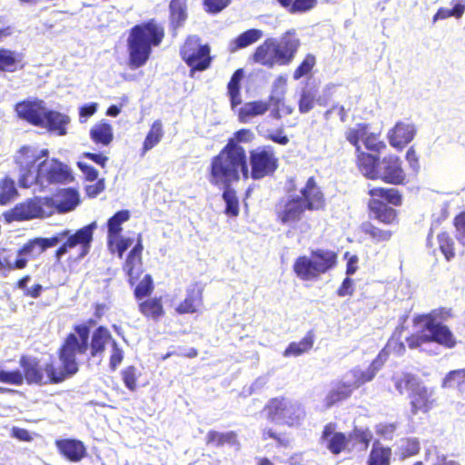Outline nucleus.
I'll return each instance as SVG.
<instances>
[{"mask_svg": "<svg viewBox=\"0 0 465 465\" xmlns=\"http://www.w3.org/2000/svg\"><path fill=\"white\" fill-rule=\"evenodd\" d=\"M77 335L71 333L60 350V361L64 369H56L53 363L40 364L35 359L23 356L20 364L28 383H58L78 371L77 354H84L88 349L89 328L75 327Z\"/></svg>", "mask_w": 465, "mask_h": 465, "instance_id": "obj_1", "label": "nucleus"}, {"mask_svg": "<svg viewBox=\"0 0 465 465\" xmlns=\"http://www.w3.org/2000/svg\"><path fill=\"white\" fill-rule=\"evenodd\" d=\"M97 228L96 222L79 229L74 233L70 230H64L51 238H35L28 241L22 248L16 252V257L14 262L5 259L9 270H21L26 267L29 260L36 259L47 248L56 246L59 242L65 239V242L60 246L55 256L59 261L69 249H73L77 245L81 248V257L85 256L91 247L93 241L94 232Z\"/></svg>", "mask_w": 465, "mask_h": 465, "instance_id": "obj_2", "label": "nucleus"}, {"mask_svg": "<svg viewBox=\"0 0 465 465\" xmlns=\"http://www.w3.org/2000/svg\"><path fill=\"white\" fill-rule=\"evenodd\" d=\"M241 175L244 179L249 177L245 150L234 140H229L219 154L212 160L210 182L228 187L232 182L238 181Z\"/></svg>", "mask_w": 465, "mask_h": 465, "instance_id": "obj_3", "label": "nucleus"}, {"mask_svg": "<svg viewBox=\"0 0 465 465\" xmlns=\"http://www.w3.org/2000/svg\"><path fill=\"white\" fill-rule=\"evenodd\" d=\"M416 332L406 339L410 349L429 351L434 342L452 348L456 340L450 329L438 322L432 314H422L413 319Z\"/></svg>", "mask_w": 465, "mask_h": 465, "instance_id": "obj_4", "label": "nucleus"}, {"mask_svg": "<svg viewBox=\"0 0 465 465\" xmlns=\"http://www.w3.org/2000/svg\"><path fill=\"white\" fill-rule=\"evenodd\" d=\"M163 35V28L153 21L135 25L131 30L128 47L133 68H139L147 62L152 46L159 45Z\"/></svg>", "mask_w": 465, "mask_h": 465, "instance_id": "obj_5", "label": "nucleus"}, {"mask_svg": "<svg viewBox=\"0 0 465 465\" xmlns=\"http://www.w3.org/2000/svg\"><path fill=\"white\" fill-rule=\"evenodd\" d=\"M300 45L299 39L292 31L286 32L281 41L268 38L256 48L253 54L255 63L272 68L275 64H289Z\"/></svg>", "mask_w": 465, "mask_h": 465, "instance_id": "obj_6", "label": "nucleus"}, {"mask_svg": "<svg viewBox=\"0 0 465 465\" xmlns=\"http://www.w3.org/2000/svg\"><path fill=\"white\" fill-rule=\"evenodd\" d=\"M401 159L393 154L382 159L371 153L359 154V170L363 176L371 180H381L386 183L401 184L405 180V173Z\"/></svg>", "mask_w": 465, "mask_h": 465, "instance_id": "obj_7", "label": "nucleus"}, {"mask_svg": "<svg viewBox=\"0 0 465 465\" xmlns=\"http://www.w3.org/2000/svg\"><path fill=\"white\" fill-rule=\"evenodd\" d=\"M42 160L36 168L34 179L23 178L21 187L29 188L37 184L45 188L50 184L68 183L74 180L71 168L54 158Z\"/></svg>", "mask_w": 465, "mask_h": 465, "instance_id": "obj_8", "label": "nucleus"}, {"mask_svg": "<svg viewBox=\"0 0 465 465\" xmlns=\"http://www.w3.org/2000/svg\"><path fill=\"white\" fill-rule=\"evenodd\" d=\"M337 255L334 252L318 249L310 255H302L296 259L293 271L297 277L303 281L316 280L321 274L334 267Z\"/></svg>", "mask_w": 465, "mask_h": 465, "instance_id": "obj_9", "label": "nucleus"}, {"mask_svg": "<svg viewBox=\"0 0 465 465\" xmlns=\"http://www.w3.org/2000/svg\"><path fill=\"white\" fill-rule=\"evenodd\" d=\"M268 419L279 425L299 426L305 418L302 405L288 398H273L266 405Z\"/></svg>", "mask_w": 465, "mask_h": 465, "instance_id": "obj_10", "label": "nucleus"}, {"mask_svg": "<svg viewBox=\"0 0 465 465\" xmlns=\"http://www.w3.org/2000/svg\"><path fill=\"white\" fill-rule=\"evenodd\" d=\"M372 435L369 430H355L347 437L342 432L334 430L332 424L324 427L322 439L325 442L326 448L334 455L340 454L345 450L353 440L362 444V450H366Z\"/></svg>", "mask_w": 465, "mask_h": 465, "instance_id": "obj_11", "label": "nucleus"}, {"mask_svg": "<svg viewBox=\"0 0 465 465\" xmlns=\"http://www.w3.org/2000/svg\"><path fill=\"white\" fill-rule=\"evenodd\" d=\"M183 61L191 67V75L194 71H203L210 66L211 56L208 45H202L200 38L189 36L181 49Z\"/></svg>", "mask_w": 465, "mask_h": 465, "instance_id": "obj_12", "label": "nucleus"}, {"mask_svg": "<svg viewBox=\"0 0 465 465\" xmlns=\"http://www.w3.org/2000/svg\"><path fill=\"white\" fill-rule=\"evenodd\" d=\"M391 343L382 350L379 355L372 361L371 365L366 369L362 370L359 366L352 368L347 371L341 378L344 381L345 387L349 388L351 391L361 387L362 384L372 381L377 372L384 364L387 359L388 352L387 349L391 347Z\"/></svg>", "mask_w": 465, "mask_h": 465, "instance_id": "obj_13", "label": "nucleus"}, {"mask_svg": "<svg viewBox=\"0 0 465 465\" xmlns=\"http://www.w3.org/2000/svg\"><path fill=\"white\" fill-rule=\"evenodd\" d=\"M49 151L47 149L38 150L32 146H23L15 155V162L18 166L19 179L18 183L21 186L23 178L34 179L35 172L33 171L35 163L44 157H47Z\"/></svg>", "mask_w": 465, "mask_h": 465, "instance_id": "obj_14", "label": "nucleus"}, {"mask_svg": "<svg viewBox=\"0 0 465 465\" xmlns=\"http://www.w3.org/2000/svg\"><path fill=\"white\" fill-rule=\"evenodd\" d=\"M44 203L48 216L55 212L65 213L74 210L80 203L79 193L73 188L62 189L53 197H45Z\"/></svg>", "mask_w": 465, "mask_h": 465, "instance_id": "obj_15", "label": "nucleus"}, {"mask_svg": "<svg viewBox=\"0 0 465 465\" xmlns=\"http://www.w3.org/2000/svg\"><path fill=\"white\" fill-rule=\"evenodd\" d=\"M45 197H35L19 203L6 214L8 221H25L49 217L45 206Z\"/></svg>", "mask_w": 465, "mask_h": 465, "instance_id": "obj_16", "label": "nucleus"}, {"mask_svg": "<svg viewBox=\"0 0 465 465\" xmlns=\"http://www.w3.org/2000/svg\"><path fill=\"white\" fill-rule=\"evenodd\" d=\"M251 175L253 179H261L271 174L276 169V162L273 153L265 148H258L251 152Z\"/></svg>", "mask_w": 465, "mask_h": 465, "instance_id": "obj_17", "label": "nucleus"}, {"mask_svg": "<svg viewBox=\"0 0 465 465\" xmlns=\"http://www.w3.org/2000/svg\"><path fill=\"white\" fill-rule=\"evenodd\" d=\"M45 110L44 101L38 99L25 100L17 103L15 106V111L19 118L36 126L43 124Z\"/></svg>", "mask_w": 465, "mask_h": 465, "instance_id": "obj_18", "label": "nucleus"}, {"mask_svg": "<svg viewBox=\"0 0 465 465\" xmlns=\"http://www.w3.org/2000/svg\"><path fill=\"white\" fill-rule=\"evenodd\" d=\"M305 210V203L301 196H290L285 203L278 206V219L283 224H292L302 218Z\"/></svg>", "mask_w": 465, "mask_h": 465, "instance_id": "obj_19", "label": "nucleus"}, {"mask_svg": "<svg viewBox=\"0 0 465 465\" xmlns=\"http://www.w3.org/2000/svg\"><path fill=\"white\" fill-rule=\"evenodd\" d=\"M416 133L417 129L414 124L398 122L388 133L389 143L397 150H402L414 139Z\"/></svg>", "mask_w": 465, "mask_h": 465, "instance_id": "obj_20", "label": "nucleus"}, {"mask_svg": "<svg viewBox=\"0 0 465 465\" xmlns=\"http://www.w3.org/2000/svg\"><path fill=\"white\" fill-rule=\"evenodd\" d=\"M300 196L302 198L307 210L316 211L322 209L325 205L323 193L312 177L308 179L305 186L301 190Z\"/></svg>", "mask_w": 465, "mask_h": 465, "instance_id": "obj_21", "label": "nucleus"}, {"mask_svg": "<svg viewBox=\"0 0 465 465\" xmlns=\"http://www.w3.org/2000/svg\"><path fill=\"white\" fill-rule=\"evenodd\" d=\"M433 396L432 390L424 386H417L411 394L412 413L416 414L418 411L427 412L433 405Z\"/></svg>", "mask_w": 465, "mask_h": 465, "instance_id": "obj_22", "label": "nucleus"}, {"mask_svg": "<svg viewBox=\"0 0 465 465\" xmlns=\"http://www.w3.org/2000/svg\"><path fill=\"white\" fill-rule=\"evenodd\" d=\"M114 341L110 331L105 327L100 326L94 331L91 336L90 355L93 358H102L105 346Z\"/></svg>", "mask_w": 465, "mask_h": 465, "instance_id": "obj_23", "label": "nucleus"}, {"mask_svg": "<svg viewBox=\"0 0 465 465\" xmlns=\"http://www.w3.org/2000/svg\"><path fill=\"white\" fill-rule=\"evenodd\" d=\"M56 446L60 452L71 461H80L86 454L85 447L77 440H59Z\"/></svg>", "mask_w": 465, "mask_h": 465, "instance_id": "obj_24", "label": "nucleus"}, {"mask_svg": "<svg viewBox=\"0 0 465 465\" xmlns=\"http://www.w3.org/2000/svg\"><path fill=\"white\" fill-rule=\"evenodd\" d=\"M70 118L56 111H51L46 108L41 127H46L50 131L56 132L58 135L66 134V124Z\"/></svg>", "mask_w": 465, "mask_h": 465, "instance_id": "obj_25", "label": "nucleus"}, {"mask_svg": "<svg viewBox=\"0 0 465 465\" xmlns=\"http://www.w3.org/2000/svg\"><path fill=\"white\" fill-rule=\"evenodd\" d=\"M286 84L287 78L284 75H279L272 83L269 103L273 106L274 117H280V106L284 99Z\"/></svg>", "mask_w": 465, "mask_h": 465, "instance_id": "obj_26", "label": "nucleus"}, {"mask_svg": "<svg viewBox=\"0 0 465 465\" xmlns=\"http://www.w3.org/2000/svg\"><path fill=\"white\" fill-rule=\"evenodd\" d=\"M130 218V213L126 210L117 212L114 216H112L107 222L108 227V235H107V243L110 251H114V239L119 236L122 232V224L128 221Z\"/></svg>", "mask_w": 465, "mask_h": 465, "instance_id": "obj_27", "label": "nucleus"}, {"mask_svg": "<svg viewBox=\"0 0 465 465\" xmlns=\"http://www.w3.org/2000/svg\"><path fill=\"white\" fill-rule=\"evenodd\" d=\"M270 105H272L270 103L264 101L245 103L238 113L240 122L248 123L253 117L264 114L269 110Z\"/></svg>", "mask_w": 465, "mask_h": 465, "instance_id": "obj_28", "label": "nucleus"}, {"mask_svg": "<svg viewBox=\"0 0 465 465\" xmlns=\"http://www.w3.org/2000/svg\"><path fill=\"white\" fill-rule=\"evenodd\" d=\"M318 90L316 86L307 84L301 93V97L299 100V111L302 114L309 113L314 105V102L317 101V103L320 105H325L326 100L323 99L322 96H320L318 99H316Z\"/></svg>", "mask_w": 465, "mask_h": 465, "instance_id": "obj_29", "label": "nucleus"}, {"mask_svg": "<svg viewBox=\"0 0 465 465\" xmlns=\"http://www.w3.org/2000/svg\"><path fill=\"white\" fill-rule=\"evenodd\" d=\"M203 304L202 292L199 289H191L187 291L186 298L176 307V312L180 314L193 313Z\"/></svg>", "mask_w": 465, "mask_h": 465, "instance_id": "obj_30", "label": "nucleus"}, {"mask_svg": "<svg viewBox=\"0 0 465 465\" xmlns=\"http://www.w3.org/2000/svg\"><path fill=\"white\" fill-rule=\"evenodd\" d=\"M369 207L375 213L376 218L381 223L390 224L396 219V211L389 207L385 203L380 199H371Z\"/></svg>", "mask_w": 465, "mask_h": 465, "instance_id": "obj_31", "label": "nucleus"}, {"mask_svg": "<svg viewBox=\"0 0 465 465\" xmlns=\"http://www.w3.org/2000/svg\"><path fill=\"white\" fill-rule=\"evenodd\" d=\"M207 441L210 444H213L217 447L229 445L231 447H234L236 450L240 449V443L237 440V435L233 431L228 432H218V431H209L207 434Z\"/></svg>", "mask_w": 465, "mask_h": 465, "instance_id": "obj_32", "label": "nucleus"}, {"mask_svg": "<svg viewBox=\"0 0 465 465\" xmlns=\"http://www.w3.org/2000/svg\"><path fill=\"white\" fill-rule=\"evenodd\" d=\"M452 8L440 7L433 15L432 21L444 20L450 17L460 19L465 12V0H451Z\"/></svg>", "mask_w": 465, "mask_h": 465, "instance_id": "obj_33", "label": "nucleus"}, {"mask_svg": "<svg viewBox=\"0 0 465 465\" xmlns=\"http://www.w3.org/2000/svg\"><path fill=\"white\" fill-rule=\"evenodd\" d=\"M20 62L21 56L18 53L9 49L0 48V73L15 72L18 69Z\"/></svg>", "mask_w": 465, "mask_h": 465, "instance_id": "obj_34", "label": "nucleus"}, {"mask_svg": "<svg viewBox=\"0 0 465 465\" xmlns=\"http://www.w3.org/2000/svg\"><path fill=\"white\" fill-rule=\"evenodd\" d=\"M371 199H380L383 203H391L395 206L401 204V195L394 188H372L369 191Z\"/></svg>", "mask_w": 465, "mask_h": 465, "instance_id": "obj_35", "label": "nucleus"}, {"mask_svg": "<svg viewBox=\"0 0 465 465\" xmlns=\"http://www.w3.org/2000/svg\"><path fill=\"white\" fill-rule=\"evenodd\" d=\"M90 136L94 142L107 145L113 140V128L108 123H99L92 127Z\"/></svg>", "mask_w": 465, "mask_h": 465, "instance_id": "obj_36", "label": "nucleus"}, {"mask_svg": "<svg viewBox=\"0 0 465 465\" xmlns=\"http://www.w3.org/2000/svg\"><path fill=\"white\" fill-rule=\"evenodd\" d=\"M391 450L383 447L380 442L373 443L370 453L368 465H390Z\"/></svg>", "mask_w": 465, "mask_h": 465, "instance_id": "obj_37", "label": "nucleus"}, {"mask_svg": "<svg viewBox=\"0 0 465 465\" xmlns=\"http://www.w3.org/2000/svg\"><path fill=\"white\" fill-rule=\"evenodd\" d=\"M313 336L311 332L307 333L299 342H291L283 352L284 357L300 356L312 349L313 345Z\"/></svg>", "mask_w": 465, "mask_h": 465, "instance_id": "obj_38", "label": "nucleus"}, {"mask_svg": "<svg viewBox=\"0 0 465 465\" xmlns=\"http://www.w3.org/2000/svg\"><path fill=\"white\" fill-rule=\"evenodd\" d=\"M351 393L352 391L349 388L345 387L344 381L341 380V381L335 384L326 395L324 400L325 406L330 408L336 402L347 399Z\"/></svg>", "mask_w": 465, "mask_h": 465, "instance_id": "obj_39", "label": "nucleus"}, {"mask_svg": "<svg viewBox=\"0 0 465 465\" xmlns=\"http://www.w3.org/2000/svg\"><path fill=\"white\" fill-rule=\"evenodd\" d=\"M243 77V71L238 69L232 74L228 84V94L230 96L231 104L232 108H235L242 103L241 93H240V83Z\"/></svg>", "mask_w": 465, "mask_h": 465, "instance_id": "obj_40", "label": "nucleus"}, {"mask_svg": "<svg viewBox=\"0 0 465 465\" xmlns=\"http://www.w3.org/2000/svg\"><path fill=\"white\" fill-rule=\"evenodd\" d=\"M139 310L146 317L157 321L163 315V308L160 299H148L139 304Z\"/></svg>", "mask_w": 465, "mask_h": 465, "instance_id": "obj_41", "label": "nucleus"}, {"mask_svg": "<svg viewBox=\"0 0 465 465\" xmlns=\"http://www.w3.org/2000/svg\"><path fill=\"white\" fill-rule=\"evenodd\" d=\"M360 232L368 235L374 242H387L392 235L391 231L381 230L369 222L361 223Z\"/></svg>", "mask_w": 465, "mask_h": 465, "instance_id": "obj_42", "label": "nucleus"}, {"mask_svg": "<svg viewBox=\"0 0 465 465\" xmlns=\"http://www.w3.org/2000/svg\"><path fill=\"white\" fill-rule=\"evenodd\" d=\"M367 125L365 124H357L353 127H350L345 132L346 140L356 148L358 155L364 153L361 151L359 142L363 141V137L366 135Z\"/></svg>", "mask_w": 465, "mask_h": 465, "instance_id": "obj_43", "label": "nucleus"}, {"mask_svg": "<svg viewBox=\"0 0 465 465\" xmlns=\"http://www.w3.org/2000/svg\"><path fill=\"white\" fill-rule=\"evenodd\" d=\"M291 14L305 13L312 9L317 0H277Z\"/></svg>", "mask_w": 465, "mask_h": 465, "instance_id": "obj_44", "label": "nucleus"}, {"mask_svg": "<svg viewBox=\"0 0 465 465\" xmlns=\"http://www.w3.org/2000/svg\"><path fill=\"white\" fill-rule=\"evenodd\" d=\"M163 134L162 123L159 120L153 122L143 142V154L153 148L161 141Z\"/></svg>", "mask_w": 465, "mask_h": 465, "instance_id": "obj_45", "label": "nucleus"}, {"mask_svg": "<svg viewBox=\"0 0 465 465\" xmlns=\"http://www.w3.org/2000/svg\"><path fill=\"white\" fill-rule=\"evenodd\" d=\"M186 1L172 0L170 3L171 21L175 27H179L186 19Z\"/></svg>", "mask_w": 465, "mask_h": 465, "instance_id": "obj_46", "label": "nucleus"}, {"mask_svg": "<svg viewBox=\"0 0 465 465\" xmlns=\"http://www.w3.org/2000/svg\"><path fill=\"white\" fill-rule=\"evenodd\" d=\"M17 196L15 182L5 177L0 182V204L5 205Z\"/></svg>", "mask_w": 465, "mask_h": 465, "instance_id": "obj_47", "label": "nucleus"}, {"mask_svg": "<svg viewBox=\"0 0 465 465\" xmlns=\"http://www.w3.org/2000/svg\"><path fill=\"white\" fill-rule=\"evenodd\" d=\"M262 31L259 29H250L241 34L235 40V49L244 48L262 37Z\"/></svg>", "mask_w": 465, "mask_h": 465, "instance_id": "obj_48", "label": "nucleus"}, {"mask_svg": "<svg viewBox=\"0 0 465 465\" xmlns=\"http://www.w3.org/2000/svg\"><path fill=\"white\" fill-rule=\"evenodd\" d=\"M465 383V369L450 371L442 381L443 388H460Z\"/></svg>", "mask_w": 465, "mask_h": 465, "instance_id": "obj_49", "label": "nucleus"}, {"mask_svg": "<svg viewBox=\"0 0 465 465\" xmlns=\"http://www.w3.org/2000/svg\"><path fill=\"white\" fill-rule=\"evenodd\" d=\"M440 250L445 258L450 261L454 257V242L447 232H440L437 235Z\"/></svg>", "mask_w": 465, "mask_h": 465, "instance_id": "obj_50", "label": "nucleus"}, {"mask_svg": "<svg viewBox=\"0 0 465 465\" xmlns=\"http://www.w3.org/2000/svg\"><path fill=\"white\" fill-rule=\"evenodd\" d=\"M141 262H142L141 257H136V256L128 254L127 259L124 263V270L126 272V273L130 277V281L137 278L139 271H140Z\"/></svg>", "mask_w": 465, "mask_h": 465, "instance_id": "obj_51", "label": "nucleus"}, {"mask_svg": "<svg viewBox=\"0 0 465 465\" xmlns=\"http://www.w3.org/2000/svg\"><path fill=\"white\" fill-rule=\"evenodd\" d=\"M363 144L366 149L373 152H381L386 147L385 143L380 140L379 135L373 133H369L366 129V135L363 137Z\"/></svg>", "mask_w": 465, "mask_h": 465, "instance_id": "obj_52", "label": "nucleus"}, {"mask_svg": "<svg viewBox=\"0 0 465 465\" xmlns=\"http://www.w3.org/2000/svg\"><path fill=\"white\" fill-rule=\"evenodd\" d=\"M223 200L226 203V213L232 216L238 215V200L233 191L226 189L223 193Z\"/></svg>", "mask_w": 465, "mask_h": 465, "instance_id": "obj_53", "label": "nucleus"}, {"mask_svg": "<svg viewBox=\"0 0 465 465\" xmlns=\"http://www.w3.org/2000/svg\"><path fill=\"white\" fill-rule=\"evenodd\" d=\"M122 377L124 385L132 391L136 390V381L138 378L137 370L134 366H129L122 371Z\"/></svg>", "mask_w": 465, "mask_h": 465, "instance_id": "obj_54", "label": "nucleus"}, {"mask_svg": "<svg viewBox=\"0 0 465 465\" xmlns=\"http://www.w3.org/2000/svg\"><path fill=\"white\" fill-rule=\"evenodd\" d=\"M153 291V281L150 275H145L134 290L137 299H143L151 294Z\"/></svg>", "mask_w": 465, "mask_h": 465, "instance_id": "obj_55", "label": "nucleus"}, {"mask_svg": "<svg viewBox=\"0 0 465 465\" xmlns=\"http://www.w3.org/2000/svg\"><path fill=\"white\" fill-rule=\"evenodd\" d=\"M315 64V57L313 55L308 54L302 63L298 66V68L294 71L293 78L298 80L302 76L306 75L313 68Z\"/></svg>", "mask_w": 465, "mask_h": 465, "instance_id": "obj_56", "label": "nucleus"}, {"mask_svg": "<svg viewBox=\"0 0 465 465\" xmlns=\"http://www.w3.org/2000/svg\"><path fill=\"white\" fill-rule=\"evenodd\" d=\"M24 381V376L20 371H5L0 370V381L13 384L21 385Z\"/></svg>", "mask_w": 465, "mask_h": 465, "instance_id": "obj_57", "label": "nucleus"}, {"mask_svg": "<svg viewBox=\"0 0 465 465\" xmlns=\"http://www.w3.org/2000/svg\"><path fill=\"white\" fill-rule=\"evenodd\" d=\"M124 359V351L118 346L117 342L112 341L111 344V356H110V367L113 371L116 370V368L120 365Z\"/></svg>", "mask_w": 465, "mask_h": 465, "instance_id": "obj_58", "label": "nucleus"}, {"mask_svg": "<svg viewBox=\"0 0 465 465\" xmlns=\"http://www.w3.org/2000/svg\"><path fill=\"white\" fill-rule=\"evenodd\" d=\"M454 225L456 228L457 240L462 245H465V213H461L456 216Z\"/></svg>", "mask_w": 465, "mask_h": 465, "instance_id": "obj_59", "label": "nucleus"}, {"mask_svg": "<svg viewBox=\"0 0 465 465\" xmlns=\"http://www.w3.org/2000/svg\"><path fill=\"white\" fill-rule=\"evenodd\" d=\"M132 238H123V237H115L114 239V251H111L112 252H117L118 256L120 258L123 257L124 252L132 245L133 243Z\"/></svg>", "mask_w": 465, "mask_h": 465, "instance_id": "obj_60", "label": "nucleus"}, {"mask_svg": "<svg viewBox=\"0 0 465 465\" xmlns=\"http://www.w3.org/2000/svg\"><path fill=\"white\" fill-rule=\"evenodd\" d=\"M401 449L406 456L415 455L420 450V442L417 439H408L402 441Z\"/></svg>", "mask_w": 465, "mask_h": 465, "instance_id": "obj_61", "label": "nucleus"}, {"mask_svg": "<svg viewBox=\"0 0 465 465\" xmlns=\"http://www.w3.org/2000/svg\"><path fill=\"white\" fill-rule=\"evenodd\" d=\"M230 3V0H204V4L209 12L218 13L225 8Z\"/></svg>", "mask_w": 465, "mask_h": 465, "instance_id": "obj_62", "label": "nucleus"}, {"mask_svg": "<svg viewBox=\"0 0 465 465\" xmlns=\"http://www.w3.org/2000/svg\"><path fill=\"white\" fill-rule=\"evenodd\" d=\"M77 164L87 180L95 181L97 179L98 172L93 166L83 162H78Z\"/></svg>", "mask_w": 465, "mask_h": 465, "instance_id": "obj_63", "label": "nucleus"}, {"mask_svg": "<svg viewBox=\"0 0 465 465\" xmlns=\"http://www.w3.org/2000/svg\"><path fill=\"white\" fill-rule=\"evenodd\" d=\"M97 111V104L91 103L84 104L80 108V121L84 122L86 118L92 116Z\"/></svg>", "mask_w": 465, "mask_h": 465, "instance_id": "obj_64", "label": "nucleus"}]
</instances>
